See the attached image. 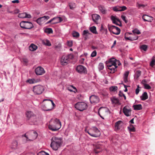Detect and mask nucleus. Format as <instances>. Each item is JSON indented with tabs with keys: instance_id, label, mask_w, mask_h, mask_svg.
<instances>
[{
	"instance_id": "f257e3e1",
	"label": "nucleus",
	"mask_w": 155,
	"mask_h": 155,
	"mask_svg": "<svg viewBox=\"0 0 155 155\" xmlns=\"http://www.w3.org/2000/svg\"><path fill=\"white\" fill-rule=\"evenodd\" d=\"M61 126V123L59 120L56 118L50 121L48 128L52 131H56L58 130Z\"/></svg>"
},
{
	"instance_id": "f03ea898",
	"label": "nucleus",
	"mask_w": 155,
	"mask_h": 155,
	"mask_svg": "<svg viewBox=\"0 0 155 155\" xmlns=\"http://www.w3.org/2000/svg\"><path fill=\"white\" fill-rule=\"evenodd\" d=\"M45 101H47V102L42 104V108L43 109L46 111L51 110L55 105L53 101L51 100L45 99L43 101V102Z\"/></svg>"
},
{
	"instance_id": "7ed1b4c3",
	"label": "nucleus",
	"mask_w": 155,
	"mask_h": 155,
	"mask_svg": "<svg viewBox=\"0 0 155 155\" xmlns=\"http://www.w3.org/2000/svg\"><path fill=\"white\" fill-rule=\"evenodd\" d=\"M73 58V55L71 54L62 56L60 60L61 64L63 66L67 65L70 62V60L72 59Z\"/></svg>"
},
{
	"instance_id": "20e7f679",
	"label": "nucleus",
	"mask_w": 155,
	"mask_h": 155,
	"mask_svg": "<svg viewBox=\"0 0 155 155\" xmlns=\"http://www.w3.org/2000/svg\"><path fill=\"white\" fill-rule=\"evenodd\" d=\"M23 136L26 138L27 140H33L35 139L38 137V134L36 132L31 130L27 132Z\"/></svg>"
},
{
	"instance_id": "39448f33",
	"label": "nucleus",
	"mask_w": 155,
	"mask_h": 155,
	"mask_svg": "<svg viewBox=\"0 0 155 155\" xmlns=\"http://www.w3.org/2000/svg\"><path fill=\"white\" fill-rule=\"evenodd\" d=\"M87 133L91 136L96 137H99L101 134L100 131L95 127H91L87 131Z\"/></svg>"
},
{
	"instance_id": "423d86ee",
	"label": "nucleus",
	"mask_w": 155,
	"mask_h": 155,
	"mask_svg": "<svg viewBox=\"0 0 155 155\" xmlns=\"http://www.w3.org/2000/svg\"><path fill=\"white\" fill-rule=\"evenodd\" d=\"M20 25L21 28L28 29H31L34 27L32 23L28 21H22L20 22Z\"/></svg>"
},
{
	"instance_id": "0eeeda50",
	"label": "nucleus",
	"mask_w": 155,
	"mask_h": 155,
	"mask_svg": "<svg viewBox=\"0 0 155 155\" xmlns=\"http://www.w3.org/2000/svg\"><path fill=\"white\" fill-rule=\"evenodd\" d=\"M74 107L77 110L82 111L87 108V105L84 102H78L75 104Z\"/></svg>"
},
{
	"instance_id": "6e6552de",
	"label": "nucleus",
	"mask_w": 155,
	"mask_h": 155,
	"mask_svg": "<svg viewBox=\"0 0 155 155\" xmlns=\"http://www.w3.org/2000/svg\"><path fill=\"white\" fill-rule=\"evenodd\" d=\"M109 113V109L105 107H101L98 110V114L101 118L104 119L103 117L106 116Z\"/></svg>"
},
{
	"instance_id": "1a4fd4ad",
	"label": "nucleus",
	"mask_w": 155,
	"mask_h": 155,
	"mask_svg": "<svg viewBox=\"0 0 155 155\" xmlns=\"http://www.w3.org/2000/svg\"><path fill=\"white\" fill-rule=\"evenodd\" d=\"M44 90V87L41 85L35 86L33 88V91L36 94H41Z\"/></svg>"
},
{
	"instance_id": "9d476101",
	"label": "nucleus",
	"mask_w": 155,
	"mask_h": 155,
	"mask_svg": "<svg viewBox=\"0 0 155 155\" xmlns=\"http://www.w3.org/2000/svg\"><path fill=\"white\" fill-rule=\"evenodd\" d=\"M108 29L110 32L115 35H118L120 32V29L114 25L108 26Z\"/></svg>"
},
{
	"instance_id": "9b49d317",
	"label": "nucleus",
	"mask_w": 155,
	"mask_h": 155,
	"mask_svg": "<svg viewBox=\"0 0 155 155\" xmlns=\"http://www.w3.org/2000/svg\"><path fill=\"white\" fill-rule=\"evenodd\" d=\"M76 71L80 74H85L87 73V70L86 68L84 66L79 65L76 68Z\"/></svg>"
},
{
	"instance_id": "f8f14e48",
	"label": "nucleus",
	"mask_w": 155,
	"mask_h": 155,
	"mask_svg": "<svg viewBox=\"0 0 155 155\" xmlns=\"http://www.w3.org/2000/svg\"><path fill=\"white\" fill-rule=\"evenodd\" d=\"M49 18L50 17L49 16L45 15L38 18L36 20V21L39 25H41Z\"/></svg>"
},
{
	"instance_id": "ddd939ff",
	"label": "nucleus",
	"mask_w": 155,
	"mask_h": 155,
	"mask_svg": "<svg viewBox=\"0 0 155 155\" xmlns=\"http://www.w3.org/2000/svg\"><path fill=\"white\" fill-rule=\"evenodd\" d=\"M35 72L38 75H42L45 73L44 69L41 66H38L35 68Z\"/></svg>"
},
{
	"instance_id": "4468645a",
	"label": "nucleus",
	"mask_w": 155,
	"mask_h": 155,
	"mask_svg": "<svg viewBox=\"0 0 155 155\" xmlns=\"http://www.w3.org/2000/svg\"><path fill=\"white\" fill-rule=\"evenodd\" d=\"M38 121V118L35 115L32 117L28 121V122L30 124L32 125L37 124Z\"/></svg>"
},
{
	"instance_id": "2eb2a0df",
	"label": "nucleus",
	"mask_w": 155,
	"mask_h": 155,
	"mask_svg": "<svg viewBox=\"0 0 155 155\" xmlns=\"http://www.w3.org/2000/svg\"><path fill=\"white\" fill-rule=\"evenodd\" d=\"M117 60L114 58H112L110 59L109 61L107 62L106 64L107 67H111V66H115L117 65Z\"/></svg>"
},
{
	"instance_id": "dca6fc26",
	"label": "nucleus",
	"mask_w": 155,
	"mask_h": 155,
	"mask_svg": "<svg viewBox=\"0 0 155 155\" xmlns=\"http://www.w3.org/2000/svg\"><path fill=\"white\" fill-rule=\"evenodd\" d=\"M90 100L91 104L97 103L99 102V98L97 96L92 95L90 97Z\"/></svg>"
},
{
	"instance_id": "f3484780",
	"label": "nucleus",
	"mask_w": 155,
	"mask_h": 155,
	"mask_svg": "<svg viewBox=\"0 0 155 155\" xmlns=\"http://www.w3.org/2000/svg\"><path fill=\"white\" fill-rule=\"evenodd\" d=\"M127 9V7L125 6H117L113 8V10L115 12L123 11Z\"/></svg>"
},
{
	"instance_id": "a211bd4d",
	"label": "nucleus",
	"mask_w": 155,
	"mask_h": 155,
	"mask_svg": "<svg viewBox=\"0 0 155 155\" xmlns=\"http://www.w3.org/2000/svg\"><path fill=\"white\" fill-rule=\"evenodd\" d=\"M111 19L114 23L119 26H120L121 25V22L120 20L115 16H111Z\"/></svg>"
},
{
	"instance_id": "6ab92c4d",
	"label": "nucleus",
	"mask_w": 155,
	"mask_h": 155,
	"mask_svg": "<svg viewBox=\"0 0 155 155\" xmlns=\"http://www.w3.org/2000/svg\"><path fill=\"white\" fill-rule=\"evenodd\" d=\"M35 115L32 111L29 110L27 111L26 113V116L27 118V120L28 121L32 117Z\"/></svg>"
},
{
	"instance_id": "aec40b11",
	"label": "nucleus",
	"mask_w": 155,
	"mask_h": 155,
	"mask_svg": "<svg viewBox=\"0 0 155 155\" xmlns=\"http://www.w3.org/2000/svg\"><path fill=\"white\" fill-rule=\"evenodd\" d=\"M127 106H125L123 109V112L127 116H129L130 115L131 110L127 108Z\"/></svg>"
},
{
	"instance_id": "412c9836",
	"label": "nucleus",
	"mask_w": 155,
	"mask_h": 155,
	"mask_svg": "<svg viewBox=\"0 0 155 155\" xmlns=\"http://www.w3.org/2000/svg\"><path fill=\"white\" fill-rule=\"evenodd\" d=\"M51 143H61V139L57 137H54L51 139Z\"/></svg>"
},
{
	"instance_id": "4be33fe9",
	"label": "nucleus",
	"mask_w": 155,
	"mask_h": 155,
	"mask_svg": "<svg viewBox=\"0 0 155 155\" xmlns=\"http://www.w3.org/2000/svg\"><path fill=\"white\" fill-rule=\"evenodd\" d=\"M61 143H51V147L54 150H57L58 148L61 146Z\"/></svg>"
},
{
	"instance_id": "5701e85b",
	"label": "nucleus",
	"mask_w": 155,
	"mask_h": 155,
	"mask_svg": "<svg viewBox=\"0 0 155 155\" xmlns=\"http://www.w3.org/2000/svg\"><path fill=\"white\" fill-rule=\"evenodd\" d=\"M91 34L89 32L88 30H84L83 31V35L84 39L86 40L88 38L89 35H90Z\"/></svg>"
},
{
	"instance_id": "b1692460",
	"label": "nucleus",
	"mask_w": 155,
	"mask_h": 155,
	"mask_svg": "<svg viewBox=\"0 0 155 155\" xmlns=\"http://www.w3.org/2000/svg\"><path fill=\"white\" fill-rule=\"evenodd\" d=\"M18 143L16 140H14L12 141L11 145V148L13 150H15L17 149Z\"/></svg>"
},
{
	"instance_id": "393cba45",
	"label": "nucleus",
	"mask_w": 155,
	"mask_h": 155,
	"mask_svg": "<svg viewBox=\"0 0 155 155\" xmlns=\"http://www.w3.org/2000/svg\"><path fill=\"white\" fill-rule=\"evenodd\" d=\"M53 20L54 21L53 24H54L61 22L63 21V19L61 17H57L53 18Z\"/></svg>"
},
{
	"instance_id": "a878e982",
	"label": "nucleus",
	"mask_w": 155,
	"mask_h": 155,
	"mask_svg": "<svg viewBox=\"0 0 155 155\" xmlns=\"http://www.w3.org/2000/svg\"><path fill=\"white\" fill-rule=\"evenodd\" d=\"M123 123L121 121L119 120L115 123V127L117 130H119L120 128V127L121 126V124Z\"/></svg>"
},
{
	"instance_id": "bb28decb",
	"label": "nucleus",
	"mask_w": 155,
	"mask_h": 155,
	"mask_svg": "<svg viewBox=\"0 0 155 155\" xmlns=\"http://www.w3.org/2000/svg\"><path fill=\"white\" fill-rule=\"evenodd\" d=\"M99 11L103 14H106L107 13V11L105 8L103 6L100 5L99 6Z\"/></svg>"
},
{
	"instance_id": "cd10ccee",
	"label": "nucleus",
	"mask_w": 155,
	"mask_h": 155,
	"mask_svg": "<svg viewBox=\"0 0 155 155\" xmlns=\"http://www.w3.org/2000/svg\"><path fill=\"white\" fill-rule=\"evenodd\" d=\"M92 18L94 22H96L100 18V17L99 15L94 14L92 15Z\"/></svg>"
},
{
	"instance_id": "c85d7f7f",
	"label": "nucleus",
	"mask_w": 155,
	"mask_h": 155,
	"mask_svg": "<svg viewBox=\"0 0 155 155\" xmlns=\"http://www.w3.org/2000/svg\"><path fill=\"white\" fill-rule=\"evenodd\" d=\"M133 107L135 110H140L142 109V105L140 104L134 105L133 106Z\"/></svg>"
},
{
	"instance_id": "c756f323",
	"label": "nucleus",
	"mask_w": 155,
	"mask_h": 155,
	"mask_svg": "<svg viewBox=\"0 0 155 155\" xmlns=\"http://www.w3.org/2000/svg\"><path fill=\"white\" fill-rule=\"evenodd\" d=\"M29 48L30 51H34L37 49V47L34 44H32L29 46Z\"/></svg>"
},
{
	"instance_id": "7c9ffc66",
	"label": "nucleus",
	"mask_w": 155,
	"mask_h": 155,
	"mask_svg": "<svg viewBox=\"0 0 155 155\" xmlns=\"http://www.w3.org/2000/svg\"><path fill=\"white\" fill-rule=\"evenodd\" d=\"M148 98V96L147 93L146 92H144L142 96H140V98L142 101L145 100L147 99Z\"/></svg>"
},
{
	"instance_id": "2f4dec72",
	"label": "nucleus",
	"mask_w": 155,
	"mask_h": 155,
	"mask_svg": "<svg viewBox=\"0 0 155 155\" xmlns=\"http://www.w3.org/2000/svg\"><path fill=\"white\" fill-rule=\"evenodd\" d=\"M129 74L128 71H126L124 75V81L126 83L128 82V77Z\"/></svg>"
},
{
	"instance_id": "473e14b6",
	"label": "nucleus",
	"mask_w": 155,
	"mask_h": 155,
	"mask_svg": "<svg viewBox=\"0 0 155 155\" xmlns=\"http://www.w3.org/2000/svg\"><path fill=\"white\" fill-rule=\"evenodd\" d=\"M42 42L44 45H46L49 46L51 45V44L50 41L47 39H44L42 41Z\"/></svg>"
},
{
	"instance_id": "72a5a7b5",
	"label": "nucleus",
	"mask_w": 155,
	"mask_h": 155,
	"mask_svg": "<svg viewBox=\"0 0 155 155\" xmlns=\"http://www.w3.org/2000/svg\"><path fill=\"white\" fill-rule=\"evenodd\" d=\"M90 30L94 34H97V32L96 31V28L95 27L93 26L89 28Z\"/></svg>"
},
{
	"instance_id": "f704fd0d",
	"label": "nucleus",
	"mask_w": 155,
	"mask_h": 155,
	"mask_svg": "<svg viewBox=\"0 0 155 155\" xmlns=\"http://www.w3.org/2000/svg\"><path fill=\"white\" fill-rule=\"evenodd\" d=\"M108 68L111 71L110 72L114 73L115 72V71H116V68L117 67V66H111V67H108Z\"/></svg>"
},
{
	"instance_id": "c9c22d12",
	"label": "nucleus",
	"mask_w": 155,
	"mask_h": 155,
	"mask_svg": "<svg viewBox=\"0 0 155 155\" xmlns=\"http://www.w3.org/2000/svg\"><path fill=\"white\" fill-rule=\"evenodd\" d=\"M150 16L147 15H143L142 17V18L143 20L145 21H148L150 22L149 20V18Z\"/></svg>"
},
{
	"instance_id": "e433bc0d",
	"label": "nucleus",
	"mask_w": 155,
	"mask_h": 155,
	"mask_svg": "<svg viewBox=\"0 0 155 155\" xmlns=\"http://www.w3.org/2000/svg\"><path fill=\"white\" fill-rule=\"evenodd\" d=\"M70 8L71 9H73L76 7V4L74 3L71 2L69 3Z\"/></svg>"
},
{
	"instance_id": "4c0bfd02",
	"label": "nucleus",
	"mask_w": 155,
	"mask_h": 155,
	"mask_svg": "<svg viewBox=\"0 0 155 155\" xmlns=\"http://www.w3.org/2000/svg\"><path fill=\"white\" fill-rule=\"evenodd\" d=\"M110 91L114 92L117 90V87L116 86H111L109 88Z\"/></svg>"
},
{
	"instance_id": "58836bf2",
	"label": "nucleus",
	"mask_w": 155,
	"mask_h": 155,
	"mask_svg": "<svg viewBox=\"0 0 155 155\" xmlns=\"http://www.w3.org/2000/svg\"><path fill=\"white\" fill-rule=\"evenodd\" d=\"M72 35L73 37L78 38L79 36V34L77 32L74 31L72 33Z\"/></svg>"
},
{
	"instance_id": "ea45409f",
	"label": "nucleus",
	"mask_w": 155,
	"mask_h": 155,
	"mask_svg": "<svg viewBox=\"0 0 155 155\" xmlns=\"http://www.w3.org/2000/svg\"><path fill=\"white\" fill-rule=\"evenodd\" d=\"M140 48L144 51H146L147 48V46L146 45H143L140 46Z\"/></svg>"
},
{
	"instance_id": "a19ab883",
	"label": "nucleus",
	"mask_w": 155,
	"mask_h": 155,
	"mask_svg": "<svg viewBox=\"0 0 155 155\" xmlns=\"http://www.w3.org/2000/svg\"><path fill=\"white\" fill-rule=\"evenodd\" d=\"M101 146L100 145H99L98 144H97L94 147V151L96 153H98L100 152L99 151H97V152L96 151V149H100L101 148Z\"/></svg>"
},
{
	"instance_id": "79ce46f5",
	"label": "nucleus",
	"mask_w": 155,
	"mask_h": 155,
	"mask_svg": "<svg viewBox=\"0 0 155 155\" xmlns=\"http://www.w3.org/2000/svg\"><path fill=\"white\" fill-rule=\"evenodd\" d=\"M155 58L154 57H153V58L150 63V65L152 67H153L155 65Z\"/></svg>"
},
{
	"instance_id": "37998d69",
	"label": "nucleus",
	"mask_w": 155,
	"mask_h": 155,
	"mask_svg": "<svg viewBox=\"0 0 155 155\" xmlns=\"http://www.w3.org/2000/svg\"><path fill=\"white\" fill-rule=\"evenodd\" d=\"M26 13H20L18 14V16L19 18H25L26 17Z\"/></svg>"
},
{
	"instance_id": "c03bdc74",
	"label": "nucleus",
	"mask_w": 155,
	"mask_h": 155,
	"mask_svg": "<svg viewBox=\"0 0 155 155\" xmlns=\"http://www.w3.org/2000/svg\"><path fill=\"white\" fill-rule=\"evenodd\" d=\"M128 128L130 131L135 132V128L132 125H130V127H128Z\"/></svg>"
},
{
	"instance_id": "a18cd8bd",
	"label": "nucleus",
	"mask_w": 155,
	"mask_h": 155,
	"mask_svg": "<svg viewBox=\"0 0 155 155\" xmlns=\"http://www.w3.org/2000/svg\"><path fill=\"white\" fill-rule=\"evenodd\" d=\"M45 32L50 34L52 33L53 31L51 28H47L45 29Z\"/></svg>"
},
{
	"instance_id": "49530a36",
	"label": "nucleus",
	"mask_w": 155,
	"mask_h": 155,
	"mask_svg": "<svg viewBox=\"0 0 155 155\" xmlns=\"http://www.w3.org/2000/svg\"><path fill=\"white\" fill-rule=\"evenodd\" d=\"M132 31L134 34H136L138 35L140 34V32L139 30L137 29H134Z\"/></svg>"
},
{
	"instance_id": "de8ad7c7",
	"label": "nucleus",
	"mask_w": 155,
	"mask_h": 155,
	"mask_svg": "<svg viewBox=\"0 0 155 155\" xmlns=\"http://www.w3.org/2000/svg\"><path fill=\"white\" fill-rule=\"evenodd\" d=\"M99 69L100 70H103L104 68V64L102 63H100L99 64Z\"/></svg>"
},
{
	"instance_id": "09e8293b",
	"label": "nucleus",
	"mask_w": 155,
	"mask_h": 155,
	"mask_svg": "<svg viewBox=\"0 0 155 155\" xmlns=\"http://www.w3.org/2000/svg\"><path fill=\"white\" fill-rule=\"evenodd\" d=\"M125 39L126 40H130V41H133L134 40H136L138 38V36H137V37L136 38H131L130 37L128 38V37H127L126 36H125Z\"/></svg>"
},
{
	"instance_id": "8fccbe9b",
	"label": "nucleus",
	"mask_w": 155,
	"mask_h": 155,
	"mask_svg": "<svg viewBox=\"0 0 155 155\" xmlns=\"http://www.w3.org/2000/svg\"><path fill=\"white\" fill-rule=\"evenodd\" d=\"M27 82L29 83L30 84H33L35 83V80L34 79H29L27 81Z\"/></svg>"
},
{
	"instance_id": "3c124183",
	"label": "nucleus",
	"mask_w": 155,
	"mask_h": 155,
	"mask_svg": "<svg viewBox=\"0 0 155 155\" xmlns=\"http://www.w3.org/2000/svg\"><path fill=\"white\" fill-rule=\"evenodd\" d=\"M143 86H144V88L146 89H149L151 88V87L148 84H145Z\"/></svg>"
},
{
	"instance_id": "603ef678",
	"label": "nucleus",
	"mask_w": 155,
	"mask_h": 155,
	"mask_svg": "<svg viewBox=\"0 0 155 155\" xmlns=\"http://www.w3.org/2000/svg\"><path fill=\"white\" fill-rule=\"evenodd\" d=\"M22 61L24 62V63L26 65L27 64L28 62V59L26 58H23L22 59Z\"/></svg>"
},
{
	"instance_id": "864d4df0",
	"label": "nucleus",
	"mask_w": 155,
	"mask_h": 155,
	"mask_svg": "<svg viewBox=\"0 0 155 155\" xmlns=\"http://www.w3.org/2000/svg\"><path fill=\"white\" fill-rule=\"evenodd\" d=\"M67 44L68 46L69 47H71L73 45L72 41H68Z\"/></svg>"
},
{
	"instance_id": "5fc2aeb1",
	"label": "nucleus",
	"mask_w": 155,
	"mask_h": 155,
	"mask_svg": "<svg viewBox=\"0 0 155 155\" xmlns=\"http://www.w3.org/2000/svg\"><path fill=\"white\" fill-rule=\"evenodd\" d=\"M141 71H137L136 74L137 78L139 77L141 74Z\"/></svg>"
},
{
	"instance_id": "6e6d98bb",
	"label": "nucleus",
	"mask_w": 155,
	"mask_h": 155,
	"mask_svg": "<svg viewBox=\"0 0 155 155\" xmlns=\"http://www.w3.org/2000/svg\"><path fill=\"white\" fill-rule=\"evenodd\" d=\"M96 51H94L92 52L91 56L92 57H94L96 56Z\"/></svg>"
},
{
	"instance_id": "4d7b16f0",
	"label": "nucleus",
	"mask_w": 155,
	"mask_h": 155,
	"mask_svg": "<svg viewBox=\"0 0 155 155\" xmlns=\"http://www.w3.org/2000/svg\"><path fill=\"white\" fill-rule=\"evenodd\" d=\"M148 81L146 79H143L141 83L143 84V85H144L145 84H146V83H148Z\"/></svg>"
},
{
	"instance_id": "13d9d810",
	"label": "nucleus",
	"mask_w": 155,
	"mask_h": 155,
	"mask_svg": "<svg viewBox=\"0 0 155 155\" xmlns=\"http://www.w3.org/2000/svg\"><path fill=\"white\" fill-rule=\"evenodd\" d=\"M121 18L126 23H127V20H126V17L125 16H124V15H122Z\"/></svg>"
},
{
	"instance_id": "bf43d9fd",
	"label": "nucleus",
	"mask_w": 155,
	"mask_h": 155,
	"mask_svg": "<svg viewBox=\"0 0 155 155\" xmlns=\"http://www.w3.org/2000/svg\"><path fill=\"white\" fill-rule=\"evenodd\" d=\"M26 17H25V18H31V16L30 15L27 14L26 13Z\"/></svg>"
},
{
	"instance_id": "052dcab7",
	"label": "nucleus",
	"mask_w": 155,
	"mask_h": 155,
	"mask_svg": "<svg viewBox=\"0 0 155 155\" xmlns=\"http://www.w3.org/2000/svg\"><path fill=\"white\" fill-rule=\"evenodd\" d=\"M146 5H143L142 4H138V6L139 8H140L141 7H145Z\"/></svg>"
},
{
	"instance_id": "680f3d73",
	"label": "nucleus",
	"mask_w": 155,
	"mask_h": 155,
	"mask_svg": "<svg viewBox=\"0 0 155 155\" xmlns=\"http://www.w3.org/2000/svg\"><path fill=\"white\" fill-rule=\"evenodd\" d=\"M124 95V94H123V93H122L121 91H120L119 92V96L120 97H122V96H123Z\"/></svg>"
},
{
	"instance_id": "e2e57ef3",
	"label": "nucleus",
	"mask_w": 155,
	"mask_h": 155,
	"mask_svg": "<svg viewBox=\"0 0 155 155\" xmlns=\"http://www.w3.org/2000/svg\"><path fill=\"white\" fill-rule=\"evenodd\" d=\"M41 153H42V154L43 155H49V154L48 153H46L45 151H43L42 152H41Z\"/></svg>"
},
{
	"instance_id": "0e129e2a",
	"label": "nucleus",
	"mask_w": 155,
	"mask_h": 155,
	"mask_svg": "<svg viewBox=\"0 0 155 155\" xmlns=\"http://www.w3.org/2000/svg\"><path fill=\"white\" fill-rule=\"evenodd\" d=\"M139 91H140L139 89H138V88H137L136 89V91H135L136 94H138V93H139Z\"/></svg>"
},
{
	"instance_id": "69168bd1",
	"label": "nucleus",
	"mask_w": 155,
	"mask_h": 155,
	"mask_svg": "<svg viewBox=\"0 0 155 155\" xmlns=\"http://www.w3.org/2000/svg\"><path fill=\"white\" fill-rule=\"evenodd\" d=\"M12 2L13 3H18L19 2V1L18 0H15L12 1Z\"/></svg>"
},
{
	"instance_id": "338daca9",
	"label": "nucleus",
	"mask_w": 155,
	"mask_h": 155,
	"mask_svg": "<svg viewBox=\"0 0 155 155\" xmlns=\"http://www.w3.org/2000/svg\"><path fill=\"white\" fill-rule=\"evenodd\" d=\"M116 40H115L114 41V43H113V45L112 46L111 48H113L114 46V45H115L116 44Z\"/></svg>"
},
{
	"instance_id": "774afa93",
	"label": "nucleus",
	"mask_w": 155,
	"mask_h": 155,
	"mask_svg": "<svg viewBox=\"0 0 155 155\" xmlns=\"http://www.w3.org/2000/svg\"><path fill=\"white\" fill-rule=\"evenodd\" d=\"M134 119L133 118L130 121V123H131V124H134Z\"/></svg>"
}]
</instances>
